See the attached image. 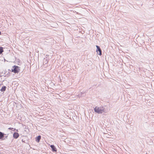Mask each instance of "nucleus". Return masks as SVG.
Segmentation results:
<instances>
[{
    "label": "nucleus",
    "instance_id": "nucleus-1",
    "mask_svg": "<svg viewBox=\"0 0 154 154\" xmlns=\"http://www.w3.org/2000/svg\"><path fill=\"white\" fill-rule=\"evenodd\" d=\"M105 107L102 106H96L94 109V112L98 114H102L104 112L106 113L108 112V110Z\"/></svg>",
    "mask_w": 154,
    "mask_h": 154
},
{
    "label": "nucleus",
    "instance_id": "nucleus-2",
    "mask_svg": "<svg viewBox=\"0 0 154 154\" xmlns=\"http://www.w3.org/2000/svg\"><path fill=\"white\" fill-rule=\"evenodd\" d=\"M12 72L15 73H17L19 72L20 69L18 66H15L12 69Z\"/></svg>",
    "mask_w": 154,
    "mask_h": 154
},
{
    "label": "nucleus",
    "instance_id": "nucleus-3",
    "mask_svg": "<svg viewBox=\"0 0 154 154\" xmlns=\"http://www.w3.org/2000/svg\"><path fill=\"white\" fill-rule=\"evenodd\" d=\"M96 47L97 48L96 51L97 53L99 55H101L102 54L101 50L100 47L97 45H96Z\"/></svg>",
    "mask_w": 154,
    "mask_h": 154
},
{
    "label": "nucleus",
    "instance_id": "nucleus-4",
    "mask_svg": "<svg viewBox=\"0 0 154 154\" xmlns=\"http://www.w3.org/2000/svg\"><path fill=\"white\" fill-rule=\"evenodd\" d=\"M19 136V134L17 133H14L13 134V137L15 139L17 138Z\"/></svg>",
    "mask_w": 154,
    "mask_h": 154
},
{
    "label": "nucleus",
    "instance_id": "nucleus-5",
    "mask_svg": "<svg viewBox=\"0 0 154 154\" xmlns=\"http://www.w3.org/2000/svg\"><path fill=\"white\" fill-rule=\"evenodd\" d=\"M50 147L52 149V150L53 151L56 152L57 151V150L56 148L53 145H51L50 146Z\"/></svg>",
    "mask_w": 154,
    "mask_h": 154
},
{
    "label": "nucleus",
    "instance_id": "nucleus-6",
    "mask_svg": "<svg viewBox=\"0 0 154 154\" xmlns=\"http://www.w3.org/2000/svg\"><path fill=\"white\" fill-rule=\"evenodd\" d=\"M4 134L0 131V139L3 140Z\"/></svg>",
    "mask_w": 154,
    "mask_h": 154
},
{
    "label": "nucleus",
    "instance_id": "nucleus-7",
    "mask_svg": "<svg viewBox=\"0 0 154 154\" xmlns=\"http://www.w3.org/2000/svg\"><path fill=\"white\" fill-rule=\"evenodd\" d=\"M41 138V136H38L36 139V141L37 142H39V140Z\"/></svg>",
    "mask_w": 154,
    "mask_h": 154
},
{
    "label": "nucleus",
    "instance_id": "nucleus-8",
    "mask_svg": "<svg viewBox=\"0 0 154 154\" xmlns=\"http://www.w3.org/2000/svg\"><path fill=\"white\" fill-rule=\"evenodd\" d=\"M6 88V87L5 86H3L2 87V88H1V89L0 90L2 91H5Z\"/></svg>",
    "mask_w": 154,
    "mask_h": 154
},
{
    "label": "nucleus",
    "instance_id": "nucleus-9",
    "mask_svg": "<svg viewBox=\"0 0 154 154\" xmlns=\"http://www.w3.org/2000/svg\"><path fill=\"white\" fill-rule=\"evenodd\" d=\"M3 52V48L2 47H0V54Z\"/></svg>",
    "mask_w": 154,
    "mask_h": 154
},
{
    "label": "nucleus",
    "instance_id": "nucleus-10",
    "mask_svg": "<svg viewBox=\"0 0 154 154\" xmlns=\"http://www.w3.org/2000/svg\"><path fill=\"white\" fill-rule=\"evenodd\" d=\"M81 94H79V96L80 97H81V96H83H83H82V95H81Z\"/></svg>",
    "mask_w": 154,
    "mask_h": 154
},
{
    "label": "nucleus",
    "instance_id": "nucleus-11",
    "mask_svg": "<svg viewBox=\"0 0 154 154\" xmlns=\"http://www.w3.org/2000/svg\"><path fill=\"white\" fill-rule=\"evenodd\" d=\"M13 129V128H8L9 129L11 130H12Z\"/></svg>",
    "mask_w": 154,
    "mask_h": 154
},
{
    "label": "nucleus",
    "instance_id": "nucleus-12",
    "mask_svg": "<svg viewBox=\"0 0 154 154\" xmlns=\"http://www.w3.org/2000/svg\"><path fill=\"white\" fill-rule=\"evenodd\" d=\"M45 63H47V61L46 60H45Z\"/></svg>",
    "mask_w": 154,
    "mask_h": 154
},
{
    "label": "nucleus",
    "instance_id": "nucleus-13",
    "mask_svg": "<svg viewBox=\"0 0 154 154\" xmlns=\"http://www.w3.org/2000/svg\"><path fill=\"white\" fill-rule=\"evenodd\" d=\"M1 32L0 31V35H1Z\"/></svg>",
    "mask_w": 154,
    "mask_h": 154
}]
</instances>
